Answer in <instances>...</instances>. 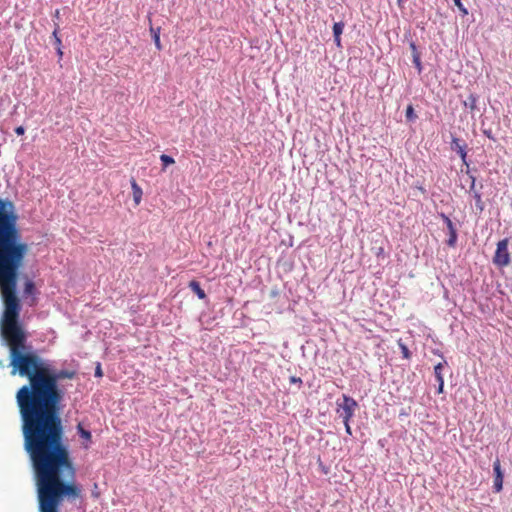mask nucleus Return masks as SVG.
Segmentation results:
<instances>
[{"label": "nucleus", "mask_w": 512, "mask_h": 512, "mask_svg": "<svg viewBox=\"0 0 512 512\" xmlns=\"http://www.w3.org/2000/svg\"><path fill=\"white\" fill-rule=\"evenodd\" d=\"M17 402L23 421L25 450L35 473L40 512H58L63 497L78 498L76 469L64 443L58 386H22Z\"/></svg>", "instance_id": "obj_1"}, {"label": "nucleus", "mask_w": 512, "mask_h": 512, "mask_svg": "<svg viewBox=\"0 0 512 512\" xmlns=\"http://www.w3.org/2000/svg\"><path fill=\"white\" fill-rule=\"evenodd\" d=\"M18 220L14 203L0 198V292L4 304H20L17 279L29 247L22 240Z\"/></svg>", "instance_id": "obj_2"}, {"label": "nucleus", "mask_w": 512, "mask_h": 512, "mask_svg": "<svg viewBox=\"0 0 512 512\" xmlns=\"http://www.w3.org/2000/svg\"><path fill=\"white\" fill-rule=\"evenodd\" d=\"M358 408V403L351 397L343 394L342 398L336 401V414L342 421H350L356 409Z\"/></svg>", "instance_id": "obj_3"}, {"label": "nucleus", "mask_w": 512, "mask_h": 512, "mask_svg": "<svg viewBox=\"0 0 512 512\" xmlns=\"http://www.w3.org/2000/svg\"><path fill=\"white\" fill-rule=\"evenodd\" d=\"M509 240L507 238L497 243V248L493 257V263L498 267H505L510 264V254L508 251Z\"/></svg>", "instance_id": "obj_4"}, {"label": "nucleus", "mask_w": 512, "mask_h": 512, "mask_svg": "<svg viewBox=\"0 0 512 512\" xmlns=\"http://www.w3.org/2000/svg\"><path fill=\"white\" fill-rule=\"evenodd\" d=\"M494 481L493 489L499 493L503 489V473L501 470V463L499 459H496L493 463Z\"/></svg>", "instance_id": "obj_5"}, {"label": "nucleus", "mask_w": 512, "mask_h": 512, "mask_svg": "<svg viewBox=\"0 0 512 512\" xmlns=\"http://www.w3.org/2000/svg\"><path fill=\"white\" fill-rule=\"evenodd\" d=\"M451 147L453 150H455L459 154L462 161L465 164H467V162H466V157H467L466 144L461 143V141L458 138H453L452 142H451Z\"/></svg>", "instance_id": "obj_6"}, {"label": "nucleus", "mask_w": 512, "mask_h": 512, "mask_svg": "<svg viewBox=\"0 0 512 512\" xmlns=\"http://www.w3.org/2000/svg\"><path fill=\"white\" fill-rule=\"evenodd\" d=\"M131 188L135 206H138L142 200L143 191L134 178L131 180Z\"/></svg>", "instance_id": "obj_7"}, {"label": "nucleus", "mask_w": 512, "mask_h": 512, "mask_svg": "<svg viewBox=\"0 0 512 512\" xmlns=\"http://www.w3.org/2000/svg\"><path fill=\"white\" fill-rule=\"evenodd\" d=\"M445 370H448V365L445 361L443 363H438L434 367L435 378L439 384H444L443 371Z\"/></svg>", "instance_id": "obj_8"}, {"label": "nucleus", "mask_w": 512, "mask_h": 512, "mask_svg": "<svg viewBox=\"0 0 512 512\" xmlns=\"http://www.w3.org/2000/svg\"><path fill=\"white\" fill-rule=\"evenodd\" d=\"M189 288L198 296L199 299L203 300L206 298L205 291L201 288L200 284L196 280L189 282Z\"/></svg>", "instance_id": "obj_9"}, {"label": "nucleus", "mask_w": 512, "mask_h": 512, "mask_svg": "<svg viewBox=\"0 0 512 512\" xmlns=\"http://www.w3.org/2000/svg\"><path fill=\"white\" fill-rule=\"evenodd\" d=\"M160 31H161V28L158 27V28H154L153 26H150V32L152 34V37H153V41L155 43V46L158 50H161L162 46H161V41H160Z\"/></svg>", "instance_id": "obj_10"}, {"label": "nucleus", "mask_w": 512, "mask_h": 512, "mask_svg": "<svg viewBox=\"0 0 512 512\" xmlns=\"http://www.w3.org/2000/svg\"><path fill=\"white\" fill-rule=\"evenodd\" d=\"M478 96L476 94H470L466 101H464V106L468 107L471 111L477 109Z\"/></svg>", "instance_id": "obj_11"}, {"label": "nucleus", "mask_w": 512, "mask_h": 512, "mask_svg": "<svg viewBox=\"0 0 512 512\" xmlns=\"http://www.w3.org/2000/svg\"><path fill=\"white\" fill-rule=\"evenodd\" d=\"M448 232H449V238L447 240V244L450 247H454L457 242V230H456L455 226L449 227Z\"/></svg>", "instance_id": "obj_12"}, {"label": "nucleus", "mask_w": 512, "mask_h": 512, "mask_svg": "<svg viewBox=\"0 0 512 512\" xmlns=\"http://www.w3.org/2000/svg\"><path fill=\"white\" fill-rule=\"evenodd\" d=\"M410 47H411V49L413 51V62L415 64V66L418 68V71L420 72L422 67H421L420 56H419V54L417 52L416 45L414 43H411Z\"/></svg>", "instance_id": "obj_13"}, {"label": "nucleus", "mask_w": 512, "mask_h": 512, "mask_svg": "<svg viewBox=\"0 0 512 512\" xmlns=\"http://www.w3.org/2000/svg\"><path fill=\"white\" fill-rule=\"evenodd\" d=\"M398 346L401 350L402 357L405 359H409L411 357V353L408 349V347L402 342V340H398Z\"/></svg>", "instance_id": "obj_14"}, {"label": "nucleus", "mask_w": 512, "mask_h": 512, "mask_svg": "<svg viewBox=\"0 0 512 512\" xmlns=\"http://www.w3.org/2000/svg\"><path fill=\"white\" fill-rule=\"evenodd\" d=\"M344 23L343 22H336L333 25V35L334 36H341L344 30Z\"/></svg>", "instance_id": "obj_15"}, {"label": "nucleus", "mask_w": 512, "mask_h": 512, "mask_svg": "<svg viewBox=\"0 0 512 512\" xmlns=\"http://www.w3.org/2000/svg\"><path fill=\"white\" fill-rule=\"evenodd\" d=\"M160 160L161 162L163 163V170L168 166V165H172L175 163V160L169 156V155H166V154H162L160 156Z\"/></svg>", "instance_id": "obj_16"}, {"label": "nucleus", "mask_w": 512, "mask_h": 512, "mask_svg": "<svg viewBox=\"0 0 512 512\" xmlns=\"http://www.w3.org/2000/svg\"><path fill=\"white\" fill-rule=\"evenodd\" d=\"M78 431L83 439L91 441L92 435L90 431L83 429L81 425H78Z\"/></svg>", "instance_id": "obj_17"}, {"label": "nucleus", "mask_w": 512, "mask_h": 512, "mask_svg": "<svg viewBox=\"0 0 512 512\" xmlns=\"http://www.w3.org/2000/svg\"><path fill=\"white\" fill-rule=\"evenodd\" d=\"M406 118L409 121H413L417 118V115L414 112V108L412 105H408L406 109Z\"/></svg>", "instance_id": "obj_18"}, {"label": "nucleus", "mask_w": 512, "mask_h": 512, "mask_svg": "<svg viewBox=\"0 0 512 512\" xmlns=\"http://www.w3.org/2000/svg\"><path fill=\"white\" fill-rule=\"evenodd\" d=\"M35 290V285L32 281H27L24 285V294L25 295H30L34 292Z\"/></svg>", "instance_id": "obj_19"}, {"label": "nucleus", "mask_w": 512, "mask_h": 512, "mask_svg": "<svg viewBox=\"0 0 512 512\" xmlns=\"http://www.w3.org/2000/svg\"><path fill=\"white\" fill-rule=\"evenodd\" d=\"M58 33H59V25L55 24V28H54V31H53V37L55 39V45L56 46H62V40L58 36Z\"/></svg>", "instance_id": "obj_20"}, {"label": "nucleus", "mask_w": 512, "mask_h": 512, "mask_svg": "<svg viewBox=\"0 0 512 512\" xmlns=\"http://www.w3.org/2000/svg\"><path fill=\"white\" fill-rule=\"evenodd\" d=\"M373 250H374V254L377 258L385 257V250L382 245H380L379 247H374Z\"/></svg>", "instance_id": "obj_21"}, {"label": "nucleus", "mask_w": 512, "mask_h": 512, "mask_svg": "<svg viewBox=\"0 0 512 512\" xmlns=\"http://www.w3.org/2000/svg\"><path fill=\"white\" fill-rule=\"evenodd\" d=\"M474 198L476 200V205L479 207V209L482 211L483 210V202H482V199H481V195L480 193L478 192H475L474 193Z\"/></svg>", "instance_id": "obj_22"}, {"label": "nucleus", "mask_w": 512, "mask_h": 512, "mask_svg": "<svg viewBox=\"0 0 512 512\" xmlns=\"http://www.w3.org/2000/svg\"><path fill=\"white\" fill-rule=\"evenodd\" d=\"M441 218L443 219V221L445 222L446 226H447V229L451 226H454L453 222L451 221V219L445 215V214H441Z\"/></svg>", "instance_id": "obj_23"}, {"label": "nucleus", "mask_w": 512, "mask_h": 512, "mask_svg": "<svg viewBox=\"0 0 512 512\" xmlns=\"http://www.w3.org/2000/svg\"><path fill=\"white\" fill-rule=\"evenodd\" d=\"M455 5L465 14H467L466 8H464L461 0H454Z\"/></svg>", "instance_id": "obj_24"}, {"label": "nucleus", "mask_w": 512, "mask_h": 512, "mask_svg": "<svg viewBox=\"0 0 512 512\" xmlns=\"http://www.w3.org/2000/svg\"><path fill=\"white\" fill-rule=\"evenodd\" d=\"M343 424H344V426H345L346 433H347L348 435H352V430H351V426H350V421H346V420H344V421H343Z\"/></svg>", "instance_id": "obj_25"}, {"label": "nucleus", "mask_w": 512, "mask_h": 512, "mask_svg": "<svg viewBox=\"0 0 512 512\" xmlns=\"http://www.w3.org/2000/svg\"><path fill=\"white\" fill-rule=\"evenodd\" d=\"M24 132H25V129H24V127H22V126H19V127H17V128L15 129V133H16L17 135H23V134H24Z\"/></svg>", "instance_id": "obj_26"}, {"label": "nucleus", "mask_w": 512, "mask_h": 512, "mask_svg": "<svg viewBox=\"0 0 512 512\" xmlns=\"http://www.w3.org/2000/svg\"><path fill=\"white\" fill-rule=\"evenodd\" d=\"M334 42H335L336 46L340 48L342 46L341 45V36H338V37L334 36Z\"/></svg>", "instance_id": "obj_27"}, {"label": "nucleus", "mask_w": 512, "mask_h": 512, "mask_svg": "<svg viewBox=\"0 0 512 512\" xmlns=\"http://www.w3.org/2000/svg\"><path fill=\"white\" fill-rule=\"evenodd\" d=\"M95 374L97 376H102V370H101L100 364L97 365L96 370H95Z\"/></svg>", "instance_id": "obj_28"}, {"label": "nucleus", "mask_w": 512, "mask_h": 512, "mask_svg": "<svg viewBox=\"0 0 512 512\" xmlns=\"http://www.w3.org/2000/svg\"><path fill=\"white\" fill-rule=\"evenodd\" d=\"M61 47H62V46H56V48H57V54H58V56H59L60 58H61V57H62V55H63V51H62V48H61Z\"/></svg>", "instance_id": "obj_29"}, {"label": "nucleus", "mask_w": 512, "mask_h": 512, "mask_svg": "<svg viewBox=\"0 0 512 512\" xmlns=\"http://www.w3.org/2000/svg\"><path fill=\"white\" fill-rule=\"evenodd\" d=\"M443 388H444V386H437V390H436V392H435V393H436V394H441V393H443Z\"/></svg>", "instance_id": "obj_30"}, {"label": "nucleus", "mask_w": 512, "mask_h": 512, "mask_svg": "<svg viewBox=\"0 0 512 512\" xmlns=\"http://www.w3.org/2000/svg\"><path fill=\"white\" fill-rule=\"evenodd\" d=\"M471 178H472L471 190H473L474 186H475V178L473 176H471Z\"/></svg>", "instance_id": "obj_31"}, {"label": "nucleus", "mask_w": 512, "mask_h": 512, "mask_svg": "<svg viewBox=\"0 0 512 512\" xmlns=\"http://www.w3.org/2000/svg\"><path fill=\"white\" fill-rule=\"evenodd\" d=\"M59 15H60V11H59V10H56V11H55V14H54L55 18H59Z\"/></svg>", "instance_id": "obj_32"}, {"label": "nucleus", "mask_w": 512, "mask_h": 512, "mask_svg": "<svg viewBox=\"0 0 512 512\" xmlns=\"http://www.w3.org/2000/svg\"><path fill=\"white\" fill-rule=\"evenodd\" d=\"M484 134H485V135H487V137L492 138V136H491V133H490V132L484 131Z\"/></svg>", "instance_id": "obj_33"}, {"label": "nucleus", "mask_w": 512, "mask_h": 512, "mask_svg": "<svg viewBox=\"0 0 512 512\" xmlns=\"http://www.w3.org/2000/svg\"><path fill=\"white\" fill-rule=\"evenodd\" d=\"M291 380H292V382H296V381L301 382V380H300V379H296V378H294V377H292V378H291Z\"/></svg>", "instance_id": "obj_34"}]
</instances>
